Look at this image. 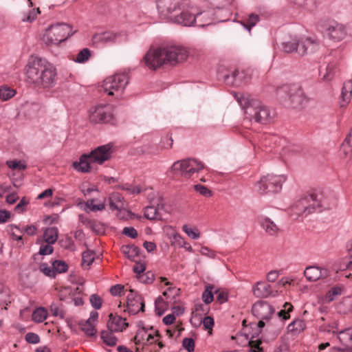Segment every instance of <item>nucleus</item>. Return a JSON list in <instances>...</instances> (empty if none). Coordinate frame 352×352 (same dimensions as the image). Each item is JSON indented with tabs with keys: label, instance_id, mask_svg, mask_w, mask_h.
Listing matches in <instances>:
<instances>
[{
	"label": "nucleus",
	"instance_id": "obj_59",
	"mask_svg": "<svg viewBox=\"0 0 352 352\" xmlns=\"http://www.w3.org/2000/svg\"><path fill=\"white\" fill-rule=\"evenodd\" d=\"M261 344V340H250L249 345L250 346L251 352H263L262 348L260 347Z\"/></svg>",
	"mask_w": 352,
	"mask_h": 352
},
{
	"label": "nucleus",
	"instance_id": "obj_53",
	"mask_svg": "<svg viewBox=\"0 0 352 352\" xmlns=\"http://www.w3.org/2000/svg\"><path fill=\"white\" fill-rule=\"evenodd\" d=\"M173 244H176L179 247H185V245H188V242L178 233H174L172 236Z\"/></svg>",
	"mask_w": 352,
	"mask_h": 352
},
{
	"label": "nucleus",
	"instance_id": "obj_37",
	"mask_svg": "<svg viewBox=\"0 0 352 352\" xmlns=\"http://www.w3.org/2000/svg\"><path fill=\"white\" fill-rule=\"evenodd\" d=\"M118 188L126 191L129 194H139L142 192V188L138 185H133L130 184H122L118 186Z\"/></svg>",
	"mask_w": 352,
	"mask_h": 352
},
{
	"label": "nucleus",
	"instance_id": "obj_31",
	"mask_svg": "<svg viewBox=\"0 0 352 352\" xmlns=\"http://www.w3.org/2000/svg\"><path fill=\"white\" fill-rule=\"evenodd\" d=\"M121 252L130 260L135 261L138 256L139 249L133 245H123L121 248Z\"/></svg>",
	"mask_w": 352,
	"mask_h": 352
},
{
	"label": "nucleus",
	"instance_id": "obj_57",
	"mask_svg": "<svg viewBox=\"0 0 352 352\" xmlns=\"http://www.w3.org/2000/svg\"><path fill=\"white\" fill-rule=\"evenodd\" d=\"M195 190L197 192H198L200 195L205 197H210L212 195L211 190L207 188L206 186L201 184L195 185Z\"/></svg>",
	"mask_w": 352,
	"mask_h": 352
},
{
	"label": "nucleus",
	"instance_id": "obj_51",
	"mask_svg": "<svg viewBox=\"0 0 352 352\" xmlns=\"http://www.w3.org/2000/svg\"><path fill=\"white\" fill-rule=\"evenodd\" d=\"M39 270L45 275L49 277H55L56 274L53 266L50 267L46 263H41L39 266Z\"/></svg>",
	"mask_w": 352,
	"mask_h": 352
},
{
	"label": "nucleus",
	"instance_id": "obj_2",
	"mask_svg": "<svg viewBox=\"0 0 352 352\" xmlns=\"http://www.w3.org/2000/svg\"><path fill=\"white\" fill-rule=\"evenodd\" d=\"M235 97L239 105L244 109L247 119L265 124L274 121L275 112L261 101L248 95L240 94L239 96Z\"/></svg>",
	"mask_w": 352,
	"mask_h": 352
},
{
	"label": "nucleus",
	"instance_id": "obj_43",
	"mask_svg": "<svg viewBox=\"0 0 352 352\" xmlns=\"http://www.w3.org/2000/svg\"><path fill=\"white\" fill-rule=\"evenodd\" d=\"M80 327L82 331L89 336H94L96 332L94 323L90 322V320L81 323Z\"/></svg>",
	"mask_w": 352,
	"mask_h": 352
},
{
	"label": "nucleus",
	"instance_id": "obj_8",
	"mask_svg": "<svg viewBox=\"0 0 352 352\" xmlns=\"http://www.w3.org/2000/svg\"><path fill=\"white\" fill-rule=\"evenodd\" d=\"M285 179L283 175H267L261 178L256 183V188L261 194L278 192L281 190Z\"/></svg>",
	"mask_w": 352,
	"mask_h": 352
},
{
	"label": "nucleus",
	"instance_id": "obj_28",
	"mask_svg": "<svg viewBox=\"0 0 352 352\" xmlns=\"http://www.w3.org/2000/svg\"><path fill=\"white\" fill-rule=\"evenodd\" d=\"M126 308L130 314H136L140 311H144V302L142 297H136L135 300L126 302Z\"/></svg>",
	"mask_w": 352,
	"mask_h": 352
},
{
	"label": "nucleus",
	"instance_id": "obj_21",
	"mask_svg": "<svg viewBox=\"0 0 352 352\" xmlns=\"http://www.w3.org/2000/svg\"><path fill=\"white\" fill-rule=\"evenodd\" d=\"M94 163L95 162L91 160L89 154H84L80 156L79 162L73 163V167L79 172L88 173L92 170Z\"/></svg>",
	"mask_w": 352,
	"mask_h": 352
},
{
	"label": "nucleus",
	"instance_id": "obj_38",
	"mask_svg": "<svg viewBox=\"0 0 352 352\" xmlns=\"http://www.w3.org/2000/svg\"><path fill=\"white\" fill-rule=\"evenodd\" d=\"M85 210L89 209L93 212L102 211L105 208L104 203L95 204L94 199H91L87 200L85 204Z\"/></svg>",
	"mask_w": 352,
	"mask_h": 352
},
{
	"label": "nucleus",
	"instance_id": "obj_34",
	"mask_svg": "<svg viewBox=\"0 0 352 352\" xmlns=\"http://www.w3.org/2000/svg\"><path fill=\"white\" fill-rule=\"evenodd\" d=\"M215 287L212 285H208L202 294V299L206 304H210L213 301Z\"/></svg>",
	"mask_w": 352,
	"mask_h": 352
},
{
	"label": "nucleus",
	"instance_id": "obj_13",
	"mask_svg": "<svg viewBox=\"0 0 352 352\" xmlns=\"http://www.w3.org/2000/svg\"><path fill=\"white\" fill-rule=\"evenodd\" d=\"M163 47L150 49L144 56L143 60L146 67L151 69H157L163 65H166L164 58Z\"/></svg>",
	"mask_w": 352,
	"mask_h": 352
},
{
	"label": "nucleus",
	"instance_id": "obj_49",
	"mask_svg": "<svg viewBox=\"0 0 352 352\" xmlns=\"http://www.w3.org/2000/svg\"><path fill=\"white\" fill-rule=\"evenodd\" d=\"M6 164L13 170H23L26 168V164L22 161H7Z\"/></svg>",
	"mask_w": 352,
	"mask_h": 352
},
{
	"label": "nucleus",
	"instance_id": "obj_7",
	"mask_svg": "<svg viewBox=\"0 0 352 352\" xmlns=\"http://www.w3.org/2000/svg\"><path fill=\"white\" fill-rule=\"evenodd\" d=\"M204 169V166L201 162L194 159H186L175 162L172 165L170 172L185 178H190L195 173H199Z\"/></svg>",
	"mask_w": 352,
	"mask_h": 352
},
{
	"label": "nucleus",
	"instance_id": "obj_63",
	"mask_svg": "<svg viewBox=\"0 0 352 352\" xmlns=\"http://www.w3.org/2000/svg\"><path fill=\"white\" fill-rule=\"evenodd\" d=\"M90 302H91V305L96 308V309H100L101 307V305H102V300L101 298L96 295V294H93L90 296Z\"/></svg>",
	"mask_w": 352,
	"mask_h": 352
},
{
	"label": "nucleus",
	"instance_id": "obj_55",
	"mask_svg": "<svg viewBox=\"0 0 352 352\" xmlns=\"http://www.w3.org/2000/svg\"><path fill=\"white\" fill-rule=\"evenodd\" d=\"M52 243H47L43 241L41 243V247H40V250H39L40 254L47 255V254L52 253L54 248L52 246Z\"/></svg>",
	"mask_w": 352,
	"mask_h": 352
},
{
	"label": "nucleus",
	"instance_id": "obj_54",
	"mask_svg": "<svg viewBox=\"0 0 352 352\" xmlns=\"http://www.w3.org/2000/svg\"><path fill=\"white\" fill-rule=\"evenodd\" d=\"M138 278L140 282L146 283V284H151L154 280V274L151 272H148L145 274H142V275H140L138 276Z\"/></svg>",
	"mask_w": 352,
	"mask_h": 352
},
{
	"label": "nucleus",
	"instance_id": "obj_33",
	"mask_svg": "<svg viewBox=\"0 0 352 352\" xmlns=\"http://www.w3.org/2000/svg\"><path fill=\"white\" fill-rule=\"evenodd\" d=\"M340 151L346 156L352 154V130L342 143Z\"/></svg>",
	"mask_w": 352,
	"mask_h": 352
},
{
	"label": "nucleus",
	"instance_id": "obj_39",
	"mask_svg": "<svg viewBox=\"0 0 352 352\" xmlns=\"http://www.w3.org/2000/svg\"><path fill=\"white\" fill-rule=\"evenodd\" d=\"M101 339L104 343L110 346H113L117 343V338L113 336L112 331H102L101 333Z\"/></svg>",
	"mask_w": 352,
	"mask_h": 352
},
{
	"label": "nucleus",
	"instance_id": "obj_64",
	"mask_svg": "<svg viewBox=\"0 0 352 352\" xmlns=\"http://www.w3.org/2000/svg\"><path fill=\"white\" fill-rule=\"evenodd\" d=\"M124 287L121 285H116L111 287L110 292L113 296H121L124 294Z\"/></svg>",
	"mask_w": 352,
	"mask_h": 352
},
{
	"label": "nucleus",
	"instance_id": "obj_58",
	"mask_svg": "<svg viewBox=\"0 0 352 352\" xmlns=\"http://www.w3.org/2000/svg\"><path fill=\"white\" fill-rule=\"evenodd\" d=\"M211 3L218 8H224L227 6H230L233 0H210Z\"/></svg>",
	"mask_w": 352,
	"mask_h": 352
},
{
	"label": "nucleus",
	"instance_id": "obj_14",
	"mask_svg": "<svg viewBox=\"0 0 352 352\" xmlns=\"http://www.w3.org/2000/svg\"><path fill=\"white\" fill-rule=\"evenodd\" d=\"M113 151L114 148L112 143L98 146L89 153L91 160L98 164H102L111 158Z\"/></svg>",
	"mask_w": 352,
	"mask_h": 352
},
{
	"label": "nucleus",
	"instance_id": "obj_44",
	"mask_svg": "<svg viewBox=\"0 0 352 352\" xmlns=\"http://www.w3.org/2000/svg\"><path fill=\"white\" fill-rule=\"evenodd\" d=\"M336 64L329 63L326 67V73L322 76V80L327 82L331 80L336 73Z\"/></svg>",
	"mask_w": 352,
	"mask_h": 352
},
{
	"label": "nucleus",
	"instance_id": "obj_23",
	"mask_svg": "<svg viewBox=\"0 0 352 352\" xmlns=\"http://www.w3.org/2000/svg\"><path fill=\"white\" fill-rule=\"evenodd\" d=\"M109 206L112 210H121L125 207V201L121 194L112 192L109 197Z\"/></svg>",
	"mask_w": 352,
	"mask_h": 352
},
{
	"label": "nucleus",
	"instance_id": "obj_11",
	"mask_svg": "<svg viewBox=\"0 0 352 352\" xmlns=\"http://www.w3.org/2000/svg\"><path fill=\"white\" fill-rule=\"evenodd\" d=\"M164 58H165L166 65H175L185 61L188 56L186 48L177 46L170 45L163 47Z\"/></svg>",
	"mask_w": 352,
	"mask_h": 352
},
{
	"label": "nucleus",
	"instance_id": "obj_56",
	"mask_svg": "<svg viewBox=\"0 0 352 352\" xmlns=\"http://www.w3.org/2000/svg\"><path fill=\"white\" fill-rule=\"evenodd\" d=\"M214 320L210 316H206L203 320V326L205 330H207L209 334L212 333Z\"/></svg>",
	"mask_w": 352,
	"mask_h": 352
},
{
	"label": "nucleus",
	"instance_id": "obj_6",
	"mask_svg": "<svg viewBox=\"0 0 352 352\" xmlns=\"http://www.w3.org/2000/svg\"><path fill=\"white\" fill-rule=\"evenodd\" d=\"M71 28L67 24H54L45 30L42 40L47 46H57L71 35Z\"/></svg>",
	"mask_w": 352,
	"mask_h": 352
},
{
	"label": "nucleus",
	"instance_id": "obj_1",
	"mask_svg": "<svg viewBox=\"0 0 352 352\" xmlns=\"http://www.w3.org/2000/svg\"><path fill=\"white\" fill-rule=\"evenodd\" d=\"M27 81L39 89H48L55 86L57 80L56 67L47 60L31 56L25 67Z\"/></svg>",
	"mask_w": 352,
	"mask_h": 352
},
{
	"label": "nucleus",
	"instance_id": "obj_41",
	"mask_svg": "<svg viewBox=\"0 0 352 352\" xmlns=\"http://www.w3.org/2000/svg\"><path fill=\"white\" fill-rule=\"evenodd\" d=\"M94 260V253L91 251H85L82 255V266L88 268Z\"/></svg>",
	"mask_w": 352,
	"mask_h": 352
},
{
	"label": "nucleus",
	"instance_id": "obj_60",
	"mask_svg": "<svg viewBox=\"0 0 352 352\" xmlns=\"http://www.w3.org/2000/svg\"><path fill=\"white\" fill-rule=\"evenodd\" d=\"M173 139L170 137L166 136L162 138L160 142V146L164 149H170L172 148Z\"/></svg>",
	"mask_w": 352,
	"mask_h": 352
},
{
	"label": "nucleus",
	"instance_id": "obj_46",
	"mask_svg": "<svg viewBox=\"0 0 352 352\" xmlns=\"http://www.w3.org/2000/svg\"><path fill=\"white\" fill-rule=\"evenodd\" d=\"M91 53L89 49L84 48L76 56L75 61L77 63H85L89 60Z\"/></svg>",
	"mask_w": 352,
	"mask_h": 352
},
{
	"label": "nucleus",
	"instance_id": "obj_40",
	"mask_svg": "<svg viewBox=\"0 0 352 352\" xmlns=\"http://www.w3.org/2000/svg\"><path fill=\"white\" fill-rule=\"evenodd\" d=\"M16 94V91L8 87H0V99L2 101H6L12 98Z\"/></svg>",
	"mask_w": 352,
	"mask_h": 352
},
{
	"label": "nucleus",
	"instance_id": "obj_24",
	"mask_svg": "<svg viewBox=\"0 0 352 352\" xmlns=\"http://www.w3.org/2000/svg\"><path fill=\"white\" fill-rule=\"evenodd\" d=\"M259 223L265 232L271 236L278 234L279 228L278 226L272 221L270 218L266 217H261Z\"/></svg>",
	"mask_w": 352,
	"mask_h": 352
},
{
	"label": "nucleus",
	"instance_id": "obj_3",
	"mask_svg": "<svg viewBox=\"0 0 352 352\" xmlns=\"http://www.w3.org/2000/svg\"><path fill=\"white\" fill-rule=\"evenodd\" d=\"M330 205L324 196L317 192L305 195L297 199L290 208V216L294 219L304 218L316 209H329Z\"/></svg>",
	"mask_w": 352,
	"mask_h": 352
},
{
	"label": "nucleus",
	"instance_id": "obj_50",
	"mask_svg": "<svg viewBox=\"0 0 352 352\" xmlns=\"http://www.w3.org/2000/svg\"><path fill=\"white\" fill-rule=\"evenodd\" d=\"M53 268L55 272L58 273L65 272L67 270V265L62 261H55L53 263Z\"/></svg>",
	"mask_w": 352,
	"mask_h": 352
},
{
	"label": "nucleus",
	"instance_id": "obj_27",
	"mask_svg": "<svg viewBox=\"0 0 352 352\" xmlns=\"http://www.w3.org/2000/svg\"><path fill=\"white\" fill-rule=\"evenodd\" d=\"M155 336H160L157 331H155V335H153L151 333H148L144 329H142L138 332L134 340L136 344L141 342L143 344H145L146 342L153 343L154 342Z\"/></svg>",
	"mask_w": 352,
	"mask_h": 352
},
{
	"label": "nucleus",
	"instance_id": "obj_30",
	"mask_svg": "<svg viewBox=\"0 0 352 352\" xmlns=\"http://www.w3.org/2000/svg\"><path fill=\"white\" fill-rule=\"evenodd\" d=\"M232 78H233L232 84L239 85L240 83L248 82L251 77L250 74H245L244 71L235 70L232 73Z\"/></svg>",
	"mask_w": 352,
	"mask_h": 352
},
{
	"label": "nucleus",
	"instance_id": "obj_42",
	"mask_svg": "<svg viewBox=\"0 0 352 352\" xmlns=\"http://www.w3.org/2000/svg\"><path fill=\"white\" fill-rule=\"evenodd\" d=\"M182 230L191 239H197L200 237V232L197 228H190L188 225L182 226Z\"/></svg>",
	"mask_w": 352,
	"mask_h": 352
},
{
	"label": "nucleus",
	"instance_id": "obj_32",
	"mask_svg": "<svg viewBox=\"0 0 352 352\" xmlns=\"http://www.w3.org/2000/svg\"><path fill=\"white\" fill-rule=\"evenodd\" d=\"M47 318V311L44 307H38L32 314V320L37 323L43 322Z\"/></svg>",
	"mask_w": 352,
	"mask_h": 352
},
{
	"label": "nucleus",
	"instance_id": "obj_9",
	"mask_svg": "<svg viewBox=\"0 0 352 352\" xmlns=\"http://www.w3.org/2000/svg\"><path fill=\"white\" fill-rule=\"evenodd\" d=\"M156 3L160 17L170 20L180 8L188 5V0H157Z\"/></svg>",
	"mask_w": 352,
	"mask_h": 352
},
{
	"label": "nucleus",
	"instance_id": "obj_22",
	"mask_svg": "<svg viewBox=\"0 0 352 352\" xmlns=\"http://www.w3.org/2000/svg\"><path fill=\"white\" fill-rule=\"evenodd\" d=\"M252 292L256 298H267L272 294L273 291L270 285L265 282H257L252 287Z\"/></svg>",
	"mask_w": 352,
	"mask_h": 352
},
{
	"label": "nucleus",
	"instance_id": "obj_10",
	"mask_svg": "<svg viewBox=\"0 0 352 352\" xmlns=\"http://www.w3.org/2000/svg\"><path fill=\"white\" fill-rule=\"evenodd\" d=\"M113 108L109 104H98L89 110V120L94 123H108L113 120Z\"/></svg>",
	"mask_w": 352,
	"mask_h": 352
},
{
	"label": "nucleus",
	"instance_id": "obj_25",
	"mask_svg": "<svg viewBox=\"0 0 352 352\" xmlns=\"http://www.w3.org/2000/svg\"><path fill=\"white\" fill-rule=\"evenodd\" d=\"M196 23L195 24L199 27H204L212 23L214 21L212 11L208 10L199 13L195 12Z\"/></svg>",
	"mask_w": 352,
	"mask_h": 352
},
{
	"label": "nucleus",
	"instance_id": "obj_17",
	"mask_svg": "<svg viewBox=\"0 0 352 352\" xmlns=\"http://www.w3.org/2000/svg\"><path fill=\"white\" fill-rule=\"evenodd\" d=\"M318 47V41L311 37H302L298 40V54L304 56L315 52Z\"/></svg>",
	"mask_w": 352,
	"mask_h": 352
},
{
	"label": "nucleus",
	"instance_id": "obj_16",
	"mask_svg": "<svg viewBox=\"0 0 352 352\" xmlns=\"http://www.w3.org/2000/svg\"><path fill=\"white\" fill-rule=\"evenodd\" d=\"M252 314L258 319L268 320L274 314L273 307L266 302H257L252 309Z\"/></svg>",
	"mask_w": 352,
	"mask_h": 352
},
{
	"label": "nucleus",
	"instance_id": "obj_18",
	"mask_svg": "<svg viewBox=\"0 0 352 352\" xmlns=\"http://www.w3.org/2000/svg\"><path fill=\"white\" fill-rule=\"evenodd\" d=\"M326 34L329 38L335 41H340L345 37L346 32L342 24L333 22L329 25L326 30Z\"/></svg>",
	"mask_w": 352,
	"mask_h": 352
},
{
	"label": "nucleus",
	"instance_id": "obj_61",
	"mask_svg": "<svg viewBox=\"0 0 352 352\" xmlns=\"http://www.w3.org/2000/svg\"><path fill=\"white\" fill-rule=\"evenodd\" d=\"M183 346L188 351L192 352L195 349V342L192 338H184L183 340Z\"/></svg>",
	"mask_w": 352,
	"mask_h": 352
},
{
	"label": "nucleus",
	"instance_id": "obj_4",
	"mask_svg": "<svg viewBox=\"0 0 352 352\" xmlns=\"http://www.w3.org/2000/svg\"><path fill=\"white\" fill-rule=\"evenodd\" d=\"M277 96L285 105L297 108L307 101L306 96L297 85H285L277 90Z\"/></svg>",
	"mask_w": 352,
	"mask_h": 352
},
{
	"label": "nucleus",
	"instance_id": "obj_19",
	"mask_svg": "<svg viewBox=\"0 0 352 352\" xmlns=\"http://www.w3.org/2000/svg\"><path fill=\"white\" fill-rule=\"evenodd\" d=\"M304 275L308 281H316L328 276V270L317 266L307 267Z\"/></svg>",
	"mask_w": 352,
	"mask_h": 352
},
{
	"label": "nucleus",
	"instance_id": "obj_20",
	"mask_svg": "<svg viewBox=\"0 0 352 352\" xmlns=\"http://www.w3.org/2000/svg\"><path fill=\"white\" fill-rule=\"evenodd\" d=\"M128 326L125 320L119 316L109 314V320L107 322V327L110 331L119 332L122 331Z\"/></svg>",
	"mask_w": 352,
	"mask_h": 352
},
{
	"label": "nucleus",
	"instance_id": "obj_36",
	"mask_svg": "<svg viewBox=\"0 0 352 352\" xmlns=\"http://www.w3.org/2000/svg\"><path fill=\"white\" fill-rule=\"evenodd\" d=\"M259 21V16L256 14H251L249 16L241 21L243 25L248 29L249 31L254 27Z\"/></svg>",
	"mask_w": 352,
	"mask_h": 352
},
{
	"label": "nucleus",
	"instance_id": "obj_15",
	"mask_svg": "<svg viewBox=\"0 0 352 352\" xmlns=\"http://www.w3.org/2000/svg\"><path fill=\"white\" fill-rule=\"evenodd\" d=\"M121 36L122 32L108 30L94 34L92 36L91 41L93 45H95L113 43H116Z\"/></svg>",
	"mask_w": 352,
	"mask_h": 352
},
{
	"label": "nucleus",
	"instance_id": "obj_26",
	"mask_svg": "<svg viewBox=\"0 0 352 352\" xmlns=\"http://www.w3.org/2000/svg\"><path fill=\"white\" fill-rule=\"evenodd\" d=\"M342 102L341 107H346L351 101L352 97V80H349L344 82L342 89Z\"/></svg>",
	"mask_w": 352,
	"mask_h": 352
},
{
	"label": "nucleus",
	"instance_id": "obj_35",
	"mask_svg": "<svg viewBox=\"0 0 352 352\" xmlns=\"http://www.w3.org/2000/svg\"><path fill=\"white\" fill-rule=\"evenodd\" d=\"M282 45L283 51L287 53H292L293 52L298 53V40L296 38H293L289 41L283 43Z\"/></svg>",
	"mask_w": 352,
	"mask_h": 352
},
{
	"label": "nucleus",
	"instance_id": "obj_47",
	"mask_svg": "<svg viewBox=\"0 0 352 352\" xmlns=\"http://www.w3.org/2000/svg\"><path fill=\"white\" fill-rule=\"evenodd\" d=\"M98 234H103L105 231L104 224L96 220H92L89 228Z\"/></svg>",
	"mask_w": 352,
	"mask_h": 352
},
{
	"label": "nucleus",
	"instance_id": "obj_29",
	"mask_svg": "<svg viewBox=\"0 0 352 352\" xmlns=\"http://www.w3.org/2000/svg\"><path fill=\"white\" fill-rule=\"evenodd\" d=\"M58 231L55 227H50L45 229L43 233V241L47 243L54 244L58 239Z\"/></svg>",
	"mask_w": 352,
	"mask_h": 352
},
{
	"label": "nucleus",
	"instance_id": "obj_45",
	"mask_svg": "<svg viewBox=\"0 0 352 352\" xmlns=\"http://www.w3.org/2000/svg\"><path fill=\"white\" fill-rule=\"evenodd\" d=\"M158 210L155 206H147L144 209V216L146 219L154 220L158 218Z\"/></svg>",
	"mask_w": 352,
	"mask_h": 352
},
{
	"label": "nucleus",
	"instance_id": "obj_52",
	"mask_svg": "<svg viewBox=\"0 0 352 352\" xmlns=\"http://www.w3.org/2000/svg\"><path fill=\"white\" fill-rule=\"evenodd\" d=\"M50 311L54 316H58L61 318H64L65 314L62 309L60 305L52 303L50 306Z\"/></svg>",
	"mask_w": 352,
	"mask_h": 352
},
{
	"label": "nucleus",
	"instance_id": "obj_5",
	"mask_svg": "<svg viewBox=\"0 0 352 352\" xmlns=\"http://www.w3.org/2000/svg\"><path fill=\"white\" fill-rule=\"evenodd\" d=\"M129 82V77L124 73H118L106 78L102 83V91L108 96L120 99Z\"/></svg>",
	"mask_w": 352,
	"mask_h": 352
},
{
	"label": "nucleus",
	"instance_id": "obj_12",
	"mask_svg": "<svg viewBox=\"0 0 352 352\" xmlns=\"http://www.w3.org/2000/svg\"><path fill=\"white\" fill-rule=\"evenodd\" d=\"M170 21L184 26H192L196 23L195 8L188 0V5L179 9L169 20Z\"/></svg>",
	"mask_w": 352,
	"mask_h": 352
},
{
	"label": "nucleus",
	"instance_id": "obj_48",
	"mask_svg": "<svg viewBox=\"0 0 352 352\" xmlns=\"http://www.w3.org/2000/svg\"><path fill=\"white\" fill-rule=\"evenodd\" d=\"M293 310V306L289 302H285L284 304V309L280 310L278 313V316L282 318L283 320H287L289 318V312Z\"/></svg>",
	"mask_w": 352,
	"mask_h": 352
},
{
	"label": "nucleus",
	"instance_id": "obj_62",
	"mask_svg": "<svg viewBox=\"0 0 352 352\" xmlns=\"http://www.w3.org/2000/svg\"><path fill=\"white\" fill-rule=\"evenodd\" d=\"M214 294L217 295V300L223 303L227 300V293L220 289H214Z\"/></svg>",
	"mask_w": 352,
	"mask_h": 352
}]
</instances>
